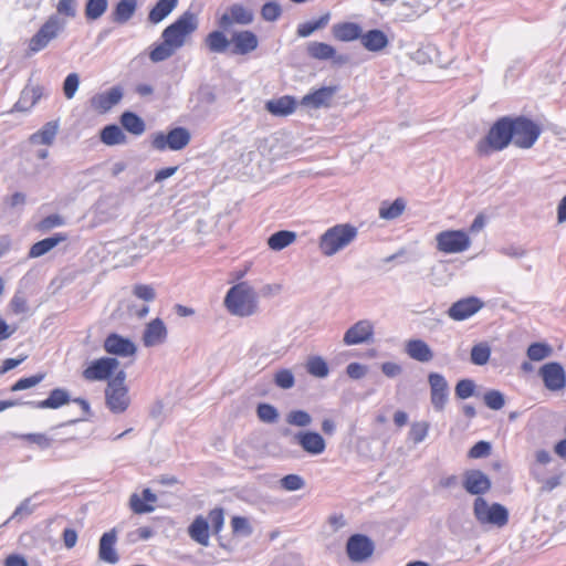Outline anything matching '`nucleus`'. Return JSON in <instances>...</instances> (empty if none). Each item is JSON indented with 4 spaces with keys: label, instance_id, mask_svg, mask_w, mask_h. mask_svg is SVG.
<instances>
[{
    "label": "nucleus",
    "instance_id": "f257e3e1",
    "mask_svg": "<svg viewBox=\"0 0 566 566\" xmlns=\"http://www.w3.org/2000/svg\"><path fill=\"white\" fill-rule=\"evenodd\" d=\"M199 20L196 13L185 11L171 24L164 29L163 41L153 46L149 52L151 62H161L181 49L198 30Z\"/></svg>",
    "mask_w": 566,
    "mask_h": 566
},
{
    "label": "nucleus",
    "instance_id": "f03ea898",
    "mask_svg": "<svg viewBox=\"0 0 566 566\" xmlns=\"http://www.w3.org/2000/svg\"><path fill=\"white\" fill-rule=\"evenodd\" d=\"M514 134L512 116H503L494 122L483 139L476 144V153L488 156L492 151H501L513 143Z\"/></svg>",
    "mask_w": 566,
    "mask_h": 566
},
{
    "label": "nucleus",
    "instance_id": "7ed1b4c3",
    "mask_svg": "<svg viewBox=\"0 0 566 566\" xmlns=\"http://www.w3.org/2000/svg\"><path fill=\"white\" fill-rule=\"evenodd\" d=\"M224 306L235 316L247 317L258 311V295L254 289L247 282H240L226 294Z\"/></svg>",
    "mask_w": 566,
    "mask_h": 566
},
{
    "label": "nucleus",
    "instance_id": "20e7f679",
    "mask_svg": "<svg viewBox=\"0 0 566 566\" xmlns=\"http://www.w3.org/2000/svg\"><path fill=\"white\" fill-rule=\"evenodd\" d=\"M224 525V510L214 507L209 511L208 516L197 515L188 526V535L201 546H209L210 534L219 535Z\"/></svg>",
    "mask_w": 566,
    "mask_h": 566
},
{
    "label": "nucleus",
    "instance_id": "39448f33",
    "mask_svg": "<svg viewBox=\"0 0 566 566\" xmlns=\"http://www.w3.org/2000/svg\"><path fill=\"white\" fill-rule=\"evenodd\" d=\"M357 237V229L349 224H336L327 229L319 238V249L326 256H332L346 248Z\"/></svg>",
    "mask_w": 566,
    "mask_h": 566
},
{
    "label": "nucleus",
    "instance_id": "423d86ee",
    "mask_svg": "<svg viewBox=\"0 0 566 566\" xmlns=\"http://www.w3.org/2000/svg\"><path fill=\"white\" fill-rule=\"evenodd\" d=\"M65 28V22L56 14L50 15L39 30L29 39V53H38L56 40Z\"/></svg>",
    "mask_w": 566,
    "mask_h": 566
},
{
    "label": "nucleus",
    "instance_id": "0eeeda50",
    "mask_svg": "<svg viewBox=\"0 0 566 566\" xmlns=\"http://www.w3.org/2000/svg\"><path fill=\"white\" fill-rule=\"evenodd\" d=\"M126 374L119 370L105 388V402L113 413H124L129 405L128 387L125 385Z\"/></svg>",
    "mask_w": 566,
    "mask_h": 566
},
{
    "label": "nucleus",
    "instance_id": "6e6552de",
    "mask_svg": "<svg viewBox=\"0 0 566 566\" xmlns=\"http://www.w3.org/2000/svg\"><path fill=\"white\" fill-rule=\"evenodd\" d=\"M191 140V134L186 127H175L167 133H156L151 136V147L158 151H178L186 148Z\"/></svg>",
    "mask_w": 566,
    "mask_h": 566
},
{
    "label": "nucleus",
    "instance_id": "1a4fd4ad",
    "mask_svg": "<svg viewBox=\"0 0 566 566\" xmlns=\"http://www.w3.org/2000/svg\"><path fill=\"white\" fill-rule=\"evenodd\" d=\"M119 361L115 357H99L91 360L82 370V378L88 382L113 380L120 370Z\"/></svg>",
    "mask_w": 566,
    "mask_h": 566
},
{
    "label": "nucleus",
    "instance_id": "9d476101",
    "mask_svg": "<svg viewBox=\"0 0 566 566\" xmlns=\"http://www.w3.org/2000/svg\"><path fill=\"white\" fill-rule=\"evenodd\" d=\"M513 144L522 149L531 148L538 139L542 128L541 126L525 116L512 117Z\"/></svg>",
    "mask_w": 566,
    "mask_h": 566
},
{
    "label": "nucleus",
    "instance_id": "9b49d317",
    "mask_svg": "<svg viewBox=\"0 0 566 566\" xmlns=\"http://www.w3.org/2000/svg\"><path fill=\"white\" fill-rule=\"evenodd\" d=\"M473 511L475 518L481 524H492L502 527L509 522V513L503 505L499 503L489 505L481 496L474 500Z\"/></svg>",
    "mask_w": 566,
    "mask_h": 566
},
{
    "label": "nucleus",
    "instance_id": "f8f14e48",
    "mask_svg": "<svg viewBox=\"0 0 566 566\" xmlns=\"http://www.w3.org/2000/svg\"><path fill=\"white\" fill-rule=\"evenodd\" d=\"M437 249L446 254L461 253L471 245V239L464 230H446L436 237Z\"/></svg>",
    "mask_w": 566,
    "mask_h": 566
},
{
    "label": "nucleus",
    "instance_id": "ddd939ff",
    "mask_svg": "<svg viewBox=\"0 0 566 566\" xmlns=\"http://www.w3.org/2000/svg\"><path fill=\"white\" fill-rule=\"evenodd\" d=\"M545 388L549 391H563L566 388V371L560 363L549 361L538 369Z\"/></svg>",
    "mask_w": 566,
    "mask_h": 566
},
{
    "label": "nucleus",
    "instance_id": "4468645a",
    "mask_svg": "<svg viewBox=\"0 0 566 566\" xmlns=\"http://www.w3.org/2000/svg\"><path fill=\"white\" fill-rule=\"evenodd\" d=\"M374 551V542L364 534H354L347 539L346 553L353 563L366 562L373 556Z\"/></svg>",
    "mask_w": 566,
    "mask_h": 566
},
{
    "label": "nucleus",
    "instance_id": "2eb2a0df",
    "mask_svg": "<svg viewBox=\"0 0 566 566\" xmlns=\"http://www.w3.org/2000/svg\"><path fill=\"white\" fill-rule=\"evenodd\" d=\"M253 19L254 14L251 9L241 3H233L218 18L217 23L221 29L227 30L234 24H250Z\"/></svg>",
    "mask_w": 566,
    "mask_h": 566
},
{
    "label": "nucleus",
    "instance_id": "dca6fc26",
    "mask_svg": "<svg viewBox=\"0 0 566 566\" xmlns=\"http://www.w3.org/2000/svg\"><path fill=\"white\" fill-rule=\"evenodd\" d=\"M484 306V302L476 296H468L454 302L447 311L449 318L455 322L465 321L475 315Z\"/></svg>",
    "mask_w": 566,
    "mask_h": 566
},
{
    "label": "nucleus",
    "instance_id": "f3484780",
    "mask_svg": "<svg viewBox=\"0 0 566 566\" xmlns=\"http://www.w3.org/2000/svg\"><path fill=\"white\" fill-rule=\"evenodd\" d=\"M104 350L118 357H133L137 352V347L129 338L117 333H111L103 343Z\"/></svg>",
    "mask_w": 566,
    "mask_h": 566
},
{
    "label": "nucleus",
    "instance_id": "a211bd4d",
    "mask_svg": "<svg viewBox=\"0 0 566 566\" xmlns=\"http://www.w3.org/2000/svg\"><path fill=\"white\" fill-rule=\"evenodd\" d=\"M231 52L237 55H248L259 46V38L251 30L235 31L231 35Z\"/></svg>",
    "mask_w": 566,
    "mask_h": 566
},
{
    "label": "nucleus",
    "instance_id": "6ab92c4d",
    "mask_svg": "<svg viewBox=\"0 0 566 566\" xmlns=\"http://www.w3.org/2000/svg\"><path fill=\"white\" fill-rule=\"evenodd\" d=\"M168 329L164 321L156 317L148 322L144 328L142 340L145 347H154L166 342Z\"/></svg>",
    "mask_w": 566,
    "mask_h": 566
},
{
    "label": "nucleus",
    "instance_id": "aec40b11",
    "mask_svg": "<svg viewBox=\"0 0 566 566\" xmlns=\"http://www.w3.org/2000/svg\"><path fill=\"white\" fill-rule=\"evenodd\" d=\"M428 381L430 385L431 403L436 410L441 411L448 400V382L444 377L438 373H430Z\"/></svg>",
    "mask_w": 566,
    "mask_h": 566
},
{
    "label": "nucleus",
    "instance_id": "412c9836",
    "mask_svg": "<svg viewBox=\"0 0 566 566\" xmlns=\"http://www.w3.org/2000/svg\"><path fill=\"white\" fill-rule=\"evenodd\" d=\"M294 439L303 451L312 455L322 454L326 449L324 438L315 431H300Z\"/></svg>",
    "mask_w": 566,
    "mask_h": 566
},
{
    "label": "nucleus",
    "instance_id": "4be33fe9",
    "mask_svg": "<svg viewBox=\"0 0 566 566\" xmlns=\"http://www.w3.org/2000/svg\"><path fill=\"white\" fill-rule=\"evenodd\" d=\"M123 91L119 86H114L106 92L94 95L90 103L91 107L98 113H106L120 102Z\"/></svg>",
    "mask_w": 566,
    "mask_h": 566
},
{
    "label": "nucleus",
    "instance_id": "5701e85b",
    "mask_svg": "<svg viewBox=\"0 0 566 566\" xmlns=\"http://www.w3.org/2000/svg\"><path fill=\"white\" fill-rule=\"evenodd\" d=\"M463 488L470 494L481 495L491 489V481L482 471L470 470L464 474Z\"/></svg>",
    "mask_w": 566,
    "mask_h": 566
},
{
    "label": "nucleus",
    "instance_id": "b1692460",
    "mask_svg": "<svg viewBox=\"0 0 566 566\" xmlns=\"http://www.w3.org/2000/svg\"><path fill=\"white\" fill-rule=\"evenodd\" d=\"M374 334L373 324L367 321H358L354 324L344 335V343L346 345H357L365 342H368Z\"/></svg>",
    "mask_w": 566,
    "mask_h": 566
},
{
    "label": "nucleus",
    "instance_id": "393cba45",
    "mask_svg": "<svg viewBox=\"0 0 566 566\" xmlns=\"http://www.w3.org/2000/svg\"><path fill=\"white\" fill-rule=\"evenodd\" d=\"M70 394L64 388H54L44 400L28 401L25 405L35 409H59L71 401Z\"/></svg>",
    "mask_w": 566,
    "mask_h": 566
},
{
    "label": "nucleus",
    "instance_id": "a878e982",
    "mask_svg": "<svg viewBox=\"0 0 566 566\" xmlns=\"http://www.w3.org/2000/svg\"><path fill=\"white\" fill-rule=\"evenodd\" d=\"M307 53L311 57L319 61L334 60L339 64L347 61V56L337 55L335 48L324 42L314 41L308 43Z\"/></svg>",
    "mask_w": 566,
    "mask_h": 566
},
{
    "label": "nucleus",
    "instance_id": "bb28decb",
    "mask_svg": "<svg viewBox=\"0 0 566 566\" xmlns=\"http://www.w3.org/2000/svg\"><path fill=\"white\" fill-rule=\"evenodd\" d=\"M157 496L149 489L143 490L142 494L133 493L129 499V507L135 514L149 513L155 510L154 504Z\"/></svg>",
    "mask_w": 566,
    "mask_h": 566
},
{
    "label": "nucleus",
    "instance_id": "cd10ccee",
    "mask_svg": "<svg viewBox=\"0 0 566 566\" xmlns=\"http://www.w3.org/2000/svg\"><path fill=\"white\" fill-rule=\"evenodd\" d=\"M116 539L117 533L114 528L102 535L98 547L99 559L109 564H115L118 562V555L115 551Z\"/></svg>",
    "mask_w": 566,
    "mask_h": 566
},
{
    "label": "nucleus",
    "instance_id": "c85d7f7f",
    "mask_svg": "<svg viewBox=\"0 0 566 566\" xmlns=\"http://www.w3.org/2000/svg\"><path fill=\"white\" fill-rule=\"evenodd\" d=\"M336 92L335 86H324L318 90H315L312 93L303 96L301 104L304 106H311L313 108H319L323 106H328L333 95Z\"/></svg>",
    "mask_w": 566,
    "mask_h": 566
},
{
    "label": "nucleus",
    "instance_id": "c756f323",
    "mask_svg": "<svg viewBox=\"0 0 566 566\" xmlns=\"http://www.w3.org/2000/svg\"><path fill=\"white\" fill-rule=\"evenodd\" d=\"M203 43L210 53L219 54L229 49L231 39L229 40L223 31L213 30L205 36Z\"/></svg>",
    "mask_w": 566,
    "mask_h": 566
},
{
    "label": "nucleus",
    "instance_id": "7c9ffc66",
    "mask_svg": "<svg viewBox=\"0 0 566 566\" xmlns=\"http://www.w3.org/2000/svg\"><path fill=\"white\" fill-rule=\"evenodd\" d=\"M406 353L417 361L427 363L433 358L429 345L422 339H410L406 344Z\"/></svg>",
    "mask_w": 566,
    "mask_h": 566
},
{
    "label": "nucleus",
    "instance_id": "2f4dec72",
    "mask_svg": "<svg viewBox=\"0 0 566 566\" xmlns=\"http://www.w3.org/2000/svg\"><path fill=\"white\" fill-rule=\"evenodd\" d=\"M332 33L338 41L350 42L360 38L361 28L354 22H340L333 25Z\"/></svg>",
    "mask_w": 566,
    "mask_h": 566
},
{
    "label": "nucleus",
    "instance_id": "473e14b6",
    "mask_svg": "<svg viewBox=\"0 0 566 566\" xmlns=\"http://www.w3.org/2000/svg\"><path fill=\"white\" fill-rule=\"evenodd\" d=\"M67 240V235L65 233L59 232L50 238H45L43 240H40L35 242L29 251L30 258H40L51 251L53 248H55L61 242H64Z\"/></svg>",
    "mask_w": 566,
    "mask_h": 566
},
{
    "label": "nucleus",
    "instance_id": "72a5a7b5",
    "mask_svg": "<svg viewBox=\"0 0 566 566\" xmlns=\"http://www.w3.org/2000/svg\"><path fill=\"white\" fill-rule=\"evenodd\" d=\"M43 96L41 86H32L22 91L19 101L14 104L13 109L18 112L30 111Z\"/></svg>",
    "mask_w": 566,
    "mask_h": 566
},
{
    "label": "nucleus",
    "instance_id": "f704fd0d",
    "mask_svg": "<svg viewBox=\"0 0 566 566\" xmlns=\"http://www.w3.org/2000/svg\"><path fill=\"white\" fill-rule=\"evenodd\" d=\"M364 48L371 52L384 50L388 45V38L381 30H369L360 35Z\"/></svg>",
    "mask_w": 566,
    "mask_h": 566
},
{
    "label": "nucleus",
    "instance_id": "c9c22d12",
    "mask_svg": "<svg viewBox=\"0 0 566 566\" xmlns=\"http://www.w3.org/2000/svg\"><path fill=\"white\" fill-rule=\"evenodd\" d=\"M266 109L276 116H287L295 112L296 103L292 96H282L266 103Z\"/></svg>",
    "mask_w": 566,
    "mask_h": 566
},
{
    "label": "nucleus",
    "instance_id": "e433bc0d",
    "mask_svg": "<svg viewBox=\"0 0 566 566\" xmlns=\"http://www.w3.org/2000/svg\"><path fill=\"white\" fill-rule=\"evenodd\" d=\"M178 6V0H159L149 11L148 20L157 24L167 18Z\"/></svg>",
    "mask_w": 566,
    "mask_h": 566
},
{
    "label": "nucleus",
    "instance_id": "4c0bfd02",
    "mask_svg": "<svg viewBox=\"0 0 566 566\" xmlns=\"http://www.w3.org/2000/svg\"><path fill=\"white\" fill-rule=\"evenodd\" d=\"M296 240V233L289 230H281L268 239V245L273 251H281L295 242Z\"/></svg>",
    "mask_w": 566,
    "mask_h": 566
},
{
    "label": "nucleus",
    "instance_id": "58836bf2",
    "mask_svg": "<svg viewBox=\"0 0 566 566\" xmlns=\"http://www.w3.org/2000/svg\"><path fill=\"white\" fill-rule=\"evenodd\" d=\"M136 7V0H120L113 11L114 22L126 23L134 15Z\"/></svg>",
    "mask_w": 566,
    "mask_h": 566
},
{
    "label": "nucleus",
    "instance_id": "ea45409f",
    "mask_svg": "<svg viewBox=\"0 0 566 566\" xmlns=\"http://www.w3.org/2000/svg\"><path fill=\"white\" fill-rule=\"evenodd\" d=\"M120 124L133 135H142L145 132L144 120L133 112H124L120 116Z\"/></svg>",
    "mask_w": 566,
    "mask_h": 566
},
{
    "label": "nucleus",
    "instance_id": "a19ab883",
    "mask_svg": "<svg viewBox=\"0 0 566 566\" xmlns=\"http://www.w3.org/2000/svg\"><path fill=\"white\" fill-rule=\"evenodd\" d=\"M99 138L107 146L119 145L126 142L125 134L117 125L105 126L101 130Z\"/></svg>",
    "mask_w": 566,
    "mask_h": 566
},
{
    "label": "nucleus",
    "instance_id": "79ce46f5",
    "mask_svg": "<svg viewBox=\"0 0 566 566\" xmlns=\"http://www.w3.org/2000/svg\"><path fill=\"white\" fill-rule=\"evenodd\" d=\"M406 203L403 199L398 198L394 202H384L379 209V217L385 220L398 218L405 211Z\"/></svg>",
    "mask_w": 566,
    "mask_h": 566
},
{
    "label": "nucleus",
    "instance_id": "37998d69",
    "mask_svg": "<svg viewBox=\"0 0 566 566\" xmlns=\"http://www.w3.org/2000/svg\"><path fill=\"white\" fill-rule=\"evenodd\" d=\"M57 133V124L54 122L46 123L39 132L31 136V142L43 145H51Z\"/></svg>",
    "mask_w": 566,
    "mask_h": 566
},
{
    "label": "nucleus",
    "instance_id": "c03bdc74",
    "mask_svg": "<svg viewBox=\"0 0 566 566\" xmlns=\"http://www.w3.org/2000/svg\"><path fill=\"white\" fill-rule=\"evenodd\" d=\"M107 0H87L85 4V18L88 21L99 19L107 10Z\"/></svg>",
    "mask_w": 566,
    "mask_h": 566
},
{
    "label": "nucleus",
    "instance_id": "a18cd8bd",
    "mask_svg": "<svg viewBox=\"0 0 566 566\" xmlns=\"http://www.w3.org/2000/svg\"><path fill=\"white\" fill-rule=\"evenodd\" d=\"M306 370L312 376L324 378L328 375V366L326 361L319 356L310 357L306 363Z\"/></svg>",
    "mask_w": 566,
    "mask_h": 566
},
{
    "label": "nucleus",
    "instance_id": "49530a36",
    "mask_svg": "<svg viewBox=\"0 0 566 566\" xmlns=\"http://www.w3.org/2000/svg\"><path fill=\"white\" fill-rule=\"evenodd\" d=\"M552 347L546 343H532L527 348V357L533 361H541L552 355Z\"/></svg>",
    "mask_w": 566,
    "mask_h": 566
},
{
    "label": "nucleus",
    "instance_id": "de8ad7c7",
    "mask_svg": "<svg viewBox=\"0 0 566 566\" xmlns=\"http://www.w3.org/2000/svg\"><path fill=\"white\" fill-rule=\"evenodd\" d=\"M328 20H329V15L325 14L315 21H308V22L300 24L297 27V35L301 38H306V36L311 35L314 31H316L321 28H324L328 23Z\"/></svg>",
    "mask_w": 566,
    "mask_h": 566
},
{
    "label": "nucleus",
    "instance_id": "09e8293b",
    "mask_svg": "<svg viewBox=\"0 0 566 566\" xmlns=\"http://www.w3.org/2000/svg\"><path fill=\"white\" fill-rule=\"evenodd\" d=\"M45 376V373H38L29 377L20 378L11 386L10 390L15 392L35 387L36 385L44 380Z\"/></svg>",
    "mask_w": 566,
    "mask_h": 566
},
{
    "label": "nucleus",
    "instance_id": "8fccbe9b",
    "mask_svg": "<svg viewBox=\"0 0 566 566\" xmlns=\"http://www.w3.org/2000/svg\"><path fill=\"white\" fill-rule=\"evenodd\" d=\"M18 438L27 443L35 444L42 450L52 446V439L45 433H23Z\"/></svg>",
    "mask_w": 566,
    "mask_h": 566
},
{
    "label": "nucleus",
    "instance_id": "3c124183",
    "mask_svg": "<svg viewBox=\"0 0 566 566\" xmlns=\"http://www.w3.org/2000/svg\"><path fill=\"white\" fill-rule=\"evenodd\" d=\"M230 524L233 535L249 536L252 534V526L244 516H232Z\"/></svg>",
    "mask_w": 566,
    "mask_h": 566
},
{
    "label": "nucleus",
    "instance_id": "603ef678",
    "mask_svg": "<svg viewBox=\"0 0 566 566\" xmlns=\"http://www.w3.org/2000/svg\"><path fill=\"white\" fill-rule=\"evenodd\" d=\"M491 355L490 347L486 344L474 345L471 349V360L475 365H484L489 361Z\"/></svg>",
    "mask_w": 566,
    "mask_h": 566
},
{
    "label": "nucleus",
    "instance_id": "864d4df0",
    "mask_svg": "<svg viewBox=\"0 0 566 566\" xmlns=\"http://www.w3.org/2000/svg\"><path fill=\"white\" fill-rule=\"evenodd\" d=\"M258 417L261 421L273 423L277 420V410L269 403H260L256 409Z\"/></svg>",
    "mask_w": 566,
    "mask_h": 566
},
{
    "label": "nucleus",
    "instance_id": "5fc2aeb1",
    "mask_svg": "<svg viewBox=\"0 0 566 566\" xmlns=\"http://www.w3.org/2000/svg\"><path fill=\"white\" fill-rule=\"evenodd\" d=\"M286 421L292 426L307 427L311 424L312 418L304 410H293L287 415Z\"/></svg>",
    "mask_w": 566,
    "mask_h": 566
},
{
    "label": "nucleus",
    "instance_id": "6e6d98bb",
    "mask_svg": "<svg viewBox=\"0 0 566 566\" xmlns=\"http://www.w3.org/2000/svg\"><path fill=\"white\" fill-rule=\"evenodd\" d=\"M282 14V9L276 2H266L261 8V17L265 21H276Z\"/></svg>",
    "mask_w": 566,
    "mask_h": 566
},
{
    "label": "nucleus",
    "instance_id": "4d7b16f0",
    "mask_svg": "<svg viewBox=\"0 0 566 566\" xmlns=\"http://www.w3.org/2000/svg\"><path fill=\"white\" fill-rule=\"evenodd\" d=\"M280 484L286 491H297L304 486L305 482L297 474H287L281 479Z\"/></svg>",
    "mask_w": 566,
    "mask_h": 566
},
{
    "label": "nucleus",
    "instance_id": "13d9d810",
    "mask_svg": "<svg viewBox=\"0 0 566 566\" xmlns=\"http://www.w3.org/2000/svg\"><path fill=\"white\" fill-rule=\"evenodd\" d=\"M429 424L427 422H415L409 431L410 440L413 443H419L424 440L428 434Z\"/></svg>",
    "mask_w": 566,
    "mask_h": 566
},
{
    "label": "nucleus",
    "instance_id": "bf43d9fd",
    "mask_svg": "<svg viewBox=\"0 0 566 566\" xmlns=\"http://www.w3.org/2000/svg\"><path fill=\"white\" fill-rule=\"evenodd\" d=\"M484 402L490 409L500 410L503 408L505 400L500 391L490 390L484 395Z\"/></svg>",
    "mask_w": 566,
    "mask_h": 566
},
{
    "label": "nucleus",
    "instance_id": "052dcab7",
    "mask_svg": "<svg viewBox=\"0 0 566 566\" xmlns=\"http://www.w3.org/2000/svg\"><path fill=\"white\" fill-rule=\"evenodd\" d=\"M80 84V78L76 73H71L66 76L63 83V92L67 99L74 97Z\"/></svg>",
    "mask_w": 566,
    "mask_h": 566
},
{
    "label": "nucleus",
    "instance_id": "680f3d73",
    "mask_svg": "<svg viewBox=\"0 0 566 566\" xmlns=\"http://www.w3.org/2000/svg\"><path fill=\"white\" fill-rule=\"evenodd\" d=\"M133 294L146 302H151L156 297L155 289L148 284H136L133 289Z\"/></svg>",
    "mask_w": 566,
    "mask_h": 566
},
{
    "label": "nucleus",
    "instance_id": "e2e57ef3",
    "mask_svg": "<svg viewBox=\"0 0 566 566\" xmlns=\"http://www.w3.org/2000/svg\"><path fill=\"white\" fill-rule=\"evenodd\" d=\"M491 453V443L488 441L476 442L468 452L470 459L486 458Z\"/></svg>",
    "mask_w": 566,
    "mask_h": 566
},
{
    "label": "nucleus",
    "instance_id": "0e129e2a",
    "mask_svg": "<svg viewBox=\"0 0 566 566\" xmlns=\"http://www.w3.org/2000/svg\"><path fill=\"white\" fill-rule=\"evenodd\" d=\"M76 0H59L56 4V15L74 18L76 15Z\"/></svg>",
    "mask_w": 566,
    "mask_h": 566
},
{
    "label": "nucleus",
    "instance_id": "69168bd1",
    "mask_svg": "<svg viewBox=\"0 0 566 566\" xmlns=\"http://www.w3.org/2000/svg\"><path fill=\"white\" fill-rule=\"evenodd\" d=\"M274 381L280 388L289 389L294 386V376L289 369H281L275 374Z\"/></svg>",
    "mask_w": 566,
    "mask_h": 566
},
{
    "label": "nucleus",
    "instance_id": "338daca9",
    "mask_svg": "<svg viewBox=\"0 0 566 566\" xmlns=\"http://www.w3.org/2000/svg\"><path fill=\"white\" fill-rule=\"evenodd\" d=\"M474 382L470 379H462L455 386V395L460 399H467L474 392Z\"/></svg>",
    "mask_w": 566,
    "mask_h": 566
},
{
    "label": "nucleus",
    "instance_id": "774afa93",
    "mask_svg": "<svg viewBox=\"0 0 566 566\" xmlns=\"http://www.w3.org/2000/svg\"><path fill=\"white\" fill-rule=\"evenodd\" d=\"M63 223H64V221H63V219L59 214H51V216H48L44 219H42L38 223L36 228L40 231H46V230H50L52 228L62 226Z\"/></svg>",
    "mask_w": 566,
    "mask_h": 566
}]
</instances>
